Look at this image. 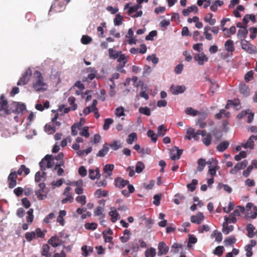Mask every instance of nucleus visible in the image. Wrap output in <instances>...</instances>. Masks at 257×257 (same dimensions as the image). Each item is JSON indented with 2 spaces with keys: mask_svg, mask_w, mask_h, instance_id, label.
Wrapping results in <instances>:
<instances>
[{
  "mask_svg": "<svg viewBox=\"0 0 257 257\" xmlns=\"http://www.w3.org/2000/svg\"><path fill=\"white\" fill-rule=\"evenodd\" d=\"M0 104L2 105V108L4 109L5 114L7 115L12 113L19 114L22 113L26 109V105L20 102H13L8 105V102L4 94L0 96Z\"/></svg>",
  "mask_w": 257,
  "mask_h": 257,
  "instance_id": "obj_1",
  "label": "nucleus"
},
{
  "mask_svg": "<svg viewBox=\"0 0 257 257\" xmlns=\"http://www.w3.org/2000/svg\"><path fill=\"white\" fill-rule=\"evenodd\" d=\"M35 78L33 84V87L37 92H44L48 88L47 84L44 82V79L41 73L39 71H36L34 73Z\"/></svg>",
  "mask_w": 257,
  "mask_h": 257,
  "instance_id": "obj_2",
  "label": "nucleus"
},
{
  "mask_svg": "<svg viewBox=\"0 0 257 257\" xmlns=\"http://www.w3.org/2000/svg\"><path fill=\"white\" fill-rule=\"evenodd\" d=\"M54 159L51 155H46L39 163V166L42 171H45L46 167L47 168H52L54 166Z\"/></svg>",
  "mask_w": 257,
  "mask_h": 257,
  "instance_id": "obj_3",
  "label": "nucleus"
},
{
  "mask_svg": "<svg viewBox=\"0 0 257 257\" xmlns=\"http://www.w3.org/2000/svg\"><path fill=\"white\" fill-rule=\"evenodd\" d=\"M128 56H125L122 53L121 51H118V57L116 58L117 61L119 64L116 67V70L121 73H125V71L123 69L124 67L128 61Z\"/></svg>",
  "mask_w": 257,
  "mask_h": 257,
  "instance_id": "obj_4",
  "label": "nucleus"
},
{
  "mask_svg": "<svg viewBox=\"0 0 257 257\" xmlns=\"http://www.w3.org/2000/svg\"><path fill=\"white\" fill-rule=\"evenodd\" d=\"M241 47L250 54H254L257 52L256 48L246 40H241Z\"/></svg>",
  "mask_w": 257,
  "mask_h": 257,
  "instance_id": "obj_5",
  "label": "nucleus"
},
{
  "mask_svg": "<svg viewBox=\"0 0 257 257\" xmlns=\"http://www.w3.org/2000/svg\"><path fill=\"white\" fill-rule=\"evenodd\" d=\"M67 4L64 0H55L51 7V11L56 13L62 12Z\"/></svg>",
  "mask_w": 257,
  "mask_h": 257,
  "instance_id": "obj_6",
  "label": "nucleus"
},
{
  "mask_svg": "<svg viewBox=\"0 0 257 257\" xmlns=\"http://www.w3.org/2000/svg\"><path fill=\"white\" fill-rule=\"evenodd\" d=\"M210 30H211L213 34L217 35L219 32V28L216 26L211 28L209 26H206L204 28L203 34L205 38L209 41L211 40L213 38L211 34L209 33V31Z\"/></svg>",
  "mask_w": 257,
  "mask_h": 257,
  "instance_id": "obj_7",
  "label": "nucleus"
},
{
  "mask_svg": "<svg viewBox=\"0 0 257 257\" xmlns=\"http://www.w3.org/2000/svg\"><path fill=\"white\" fill-rule=\"evenodd\" d=\"M256 140H257V134L250 136L246 142L242 143V148L246 149H253L254 146V141Z\"/></svg>",
  "mask_w": 257,
  "mask_h": 257,
  "instance_id": "obj_8",
  "label": "nucleus"
},
{
  "mask_svg": "<svg viewBox=\"0 0 257 257\" xmlns=\"http://www.w3.org/2000/svg\"><path fill=\"white\" fill-rule=\"evenodd\" d=\"M17 179L16 171L11 172L8 177V186L10 188L12 189L16 186Z\"/></svg>",
  "mask_w": 257,
  "mask_h": 257,
  "instance_id": "obj_9",
  "label": "nucleus"
},
{
  "mask_svg": "<svg viewBox=\"0 0 257 257\" xmlns=\"http://www.w3.org/2000/svg\"><path fill=\"white\" fill-rule=\"evenodd\" d=\"M32 75V72L30 69L26 71L22 77L20 78L17 83L18 85H25L30 80V76Z\"/></svg>",
  "mask_w": 257,
  "mask_h": 257,
  "instance_id": "obj_10",
  "label": "nucleus"
},
{
  "mask_svg": "<svg viewBox=\"0 0 257 257\" xmlns=\"http://www.w3.org/2000/svg\"><path fill=\"white\" fill-rule=\"evenodd\" d=\"M71 188L70 187H67L63 192V195L66 196V198L63 199L61 201L62 203L65 204L67 202L70 203L72 202L74 200L73 197L71 193L70 192Z\"/></svg>",
  "mask_w": 257,
  "mask_h": 257,
  "instance_id": "obj_11",
  "label": "nucleus"
},
{
  "mask_svg": "<svg viewBox=\"0 0 257 257\" xmlns=\"http://www.w3.org/2000/svg\"><path fill=\"white\" fill-rule=\"evenodd\" d=\"M186 138L188 140H190L193 139L195 141H198L199 139V134L198 131L195 132L193 128L189 127L187 130Z\"/></svg>",
  "mask_w": 257,
  "mask_h": 257,
  "instance_id": "obj_12",
  "label": "nucleus"
},
{
  "mask_svg": "<svg viewBox=\"0 0 257 257\" xmlns=\"http://www.w3.org/2000/svg\"><path fill=\"white\" fill-rule=\"evenodd\" d=\"M129 181L121 177H117L114 180V185L116 188L121 189L128 184Z\"/></svg>",
  "mask_w": 257,
  "mask_h": 257,
  "instance_id": "obj_13",
  "label": "nucleus"
},
{
  "mask_svg": "<svg viewBox=\"0 0 257 257\" xmlns=\"http://www.w3.org/2000/svg\"><path fill=\"white\" fill-rule=\"evenodd\" d=\"M186 90V87L184 85L171 86L170 90L172 94L177 95L179 93H183Z\"/></svg>",
  "mask_w": 257,
  "mask_h": 257,
  "instance_id": "obj_14",
  "label": "nucleus"
},
{
  "mask_svg": "<svg viewBox=\"0 0 257 257\" xmlns=\"http://www.w3.org/2000/svg\"><path fill=\"white\" fill-rule=\"evenodd\" d=\"M194 59L198 62L200 65H203L204 62H207L208 60V57L204 53L196 54L194 57Z\"/></svg>",
  "mask_w": 257,
  "mask_h": 257,
  "instance_id": "obj_15",
  "label": "nucleus"
},
{
  "mask_svg": "<svg viewBox=\"0 0 257 257\" xmlns=\"http://www.w3.org/2000/svg\"><path fill=\"white\" fill-rule=\"evenodd\" d=\"M204 217L201 212H198L196 215H192L191 217V221L192 223L200 224L203 220Z\"/></svg>",
  "mask_w": 257,
  "mask_h": 257,
  "instance_id": "obj_16",
  "label": "nucleus"
},
{
  "mask_svg": "<svg viewBox=\"0 0 257 257\" xmlns=\"http://www.w3.org/2000/svg\"><path fill=\"white\" fill-rule=\"evenodd\" d=\"M212 161L214 162V166H209L208 173L213 177L216 175V171L219 169V167L217 166L218 161L212 158Z\"/></svg>",
  "mask_w": 257,
  "mask_h": 257,
  "instance_id": "obj_17",
  "label": "nucleus"
},
{
  "mask_svg": "<svg viewBox=\"0 0 257 257\" xmlns=\"http://www.w3.org/2000/svg\"><path fill=\"white\" fill-rule=\"evenodd\" d=\"M224 48L228 53H232L235 50L234 42L232 40H227L224 43Z\"/></svg>",
  "mask_w": 257,
  "mask_h": 257,
  "instance_id": "obj_18",
  "label": "nucleus"
},
{
  "mask_svg": "<svg viewBox=\"0 0 257 257\" xmlns=\"http://www.w3.org/2000/svg\"><path fill=\"white\" fill-rule=\"evenodd\" d=\"M110 209V211L109 212L108 214L111 216V222L114 223L117 220L119 214L115 207H111Z\"/></svg>",
  "mask_w": 257,
  "mask_h": 257,
  "instance_id": "obj_19",
  "label": "nucleus"
},
{
  "mask_svg": "<svg viewBox=\"0 0 257 257\" xmlns=\"http://www.w3.org/2000/svg\"><path fill=\"white\" fill-rule=\"evenodd\" d=\"M159 251L158 252V255L165 254L169 250V247L163 242H160L158 245Z\"/></svg>",
  "mask_w": 257,
  "mask_h": 257,
  "instance_id": "obj_20",
  "label": "nucleus"
},
{
  "mask_svg": "<svg viewBox=\"0 0 257 257\" xmlns=\"http://www.w3.org/2000/svg\"><path fill=\"white\" fill-rule=\"evenodd\" d=\"M126 38L128 39V43L129 44H136L137 40L135 37H134V31L132 28H130L128 30L127 34L125 35Z\"/></svg>",
  "mask_w": 257,
  "mask_h": 257,
  "instance_id": "obj_21",
  "label": "nucleus"
},
{
  "mask_svg": "<svg viewBox=\"0 0 257 257\" xmlns=\"http://www.w3.org/2000/svg\"><path fill=\"white\" fill-rule=\"evenodd\" d=\"M221 30L224 32V35L226 38H230L231 35H234L236 32V28L235 26H232L229 29L227 28H223Z\"/></svg>",
  "mask_w": 257,
  "mask_h": 257,
  "instance_id": "obj_22",
  "label": "nucleus"
},
{
  "mask_svg": "<svg viewBox=\"0 0 257 257\" xmlns=\"http://www.w3.org/2000/svg\"><path fill=\"white\" fill-rule=\"evenodd\" d=\"M239 89L240 93L244 96L247 97L249 95L250 90L248 86L245 84H240L239 85Z\"/></svg>",
  "mask_w": 257,
  "mask_h": 257,
  "instance_id": "obj_23",
  "label": "nucleus"
},
{
  "mask_svg": "<svg viewBox=\"0 0 257 257\" xmlns=\"http://www.w3.org/2000/svg\"><path fill=\"white\" fill-rule=\"evenodd\" d=\"M198 8L197 6L195 5L191 6L188 7L187 9H184L182 11V14L184 16H188L189 14L191 12H195V13L197 12Z\"/></svg>",
  "mask_w": 257,
  "mask_h": 257,
  "instance_id": "obj_24",
  "label": "nucleus"
},
{
  "mask_svg": "<svg viewBox=\"0 0 257 257\" xmlns=\"http://www.w3.org/2000/svg\"><path fill=\"white\" fill-rule=\"evenodd\" d=\"M229 145V142L224 141L221 142L216 147L217 150L219 152H222L226 150Z\"/></svg>",
  "mask_w": 257,
  "mask_h": 257,
  "instance_id": "obj_25",
  "label": "nucleus"
},
{
  "mask_svg": "<svg viewBox=\"0 0 257 257\" xmlns=\"http://www.w3.org/2000/svg\"><path fill=\"white\" fill-rule=\"evenodd\" d=\"M246 229L247 231V236L249 238H252L255 236L254 230L255 227L251 224H248L246 227Z\"/></svg>",
  "mask_w": 257,
  "mask_h": 257,
  "instance_id": "obj_26",
  "label": "nucleus"
},
{
  "mask_svg": "<svg viewBox=\"0 0 257 257\" xmlns=\"http://www.w3.org/2000/svg\"><path fill=\"white\" fill-rule=\"evenodd\" d=\"M66 212L65 210H60L59 212V215L57 219V221L59 223L60 225L63 226L65 224V220L63 217L66 215Z\"/></svg>",
  "mask_w": 257,
  "mask_h": 257,
  "instance_id": "obj_27",
  "label": "nucleus"
},
{
  "mask_svg": "<svg viewBox=\"0 0 257 257\" xmlns=\"http://www.w3.org/2000/svg\"><path fill=\"white\" fill-rule=\"evenodd\" d=\"M41 254L45 257H51V254L49 252L50 246L47 244H44L42 246Z\"/></svg>",
  "mask_w": 257,
  "mask_h": 257,
  "instance_id": "obj_28",
  "label": "nucleus"
},
{
  "mask_svg": "<svg viewBox=\"0 0 257 257\" xmlns=\"http://www.w3.org/2000/svg\"><path fill=\"white\" fill-rule=\"evenodd\" d=\"M100 175L98 169H96L95 170H89V177L92 180H94L96 178H98Z\"/></svg>",
  "mask_w": 257,
  "mask_h": 257,
  "instance_id": "obj_29",
  "label": "nucleus"
},
{
  "mask_svg": "<svg viewBox=\"0 0 257 257\" xmlns=\"http://www.w3.org/2000/svg\"><path fill=\"white\" fill-rule=\"evenodd\" d=\"M59 238L57 236H54L51 237L48 241L49 244L51 245L53 247H55L60 245L59 243Z\"/></svg>",
  "mask_w": 257,
  "mask_h": 257,
  "instance_id": "obj_30",
  "label": "nucleus"
},
{
  "mask_svg": "<svg viewBox=\"0 0 257 257\" xmlns=\"http://www.w3.org/2000/svg\"><path fill=\"white\" fill-rule=\"evenodd\" d=\"M174 149L176 151V154H172L171 156V159L173 160H176L179 159L180 158V156L183 153V150L179 149L177 147H175Z\"/></svg>",
  "mask_w": 257,
  "mask_h": 257,
  "instance_id": "obj_31",
  "label": "nucleus"
},
{
  "mask_svg": "<svg viewBox=\"0 0 257 257\" xmlns=\"http://www.w3.org/2000/svg\"><path fill=\"white\" fill-rule=\"evenodd\" d=\"M17 172V174L19 175H22L23 173L24 172V175L26 176L30 173V169L26 167L24 165H22L18 170Z\"/></svg>",
  "mask_w": 257,
  "mask_h": 257,
  "instance_id": "obj_32",
  "label": "nucleus"
},
{
  "mask_svg": "<svg viewBox=\"0 0 257 257\" xmlns=\"http://www.w3.org/2000/svg\"><path fill=\"white\" fill-rule=\"evenodd\" d=\"M228 223L224 222L223 224L222 231L225 234H228L230 232L233 231L234 227L232 225H228Z\"/></svg>",
  "mask_w": 257,
  "mask_h": 257,
  "instance_id": "obj_33",
  "label": "nucleus"
},
{
  "mask_svg": "<svg viewBox=\"0 0 257 257\" xmlns=\"http://www.w3.org/2000/svg\"><path fill=\"white\" fill-rule=\"evenodd\" d=\"M138 137L136 133H132L128 136V138L126 140V143L128 144L131 145L134 142L137 141Z\"/></svg>",
  "mask_w": 257,
  "mask_h": 257,
  "instance_id": "obj_34",
  "label": "nucleus"
},
{
  "mask_svg": "<svg viewBox=\"0 0 257 257\" xmlns=\"http://www.w3.org/2000/svg\"><path fill=\"white\" fill-rule=\"evenodd\" d=\"M212 17L213 15L209 13L204 18V21L208 23L210 25L213 26L216 23V20L215 19H213Z\"/></svg>",
  "mask_w": 257,
  "mask_h": 257,
  "instance_id": "obj_35",
  "label": "nucleus"
},
{
  "mask_svg": "<svg viewBox=\"0 0 257 257\" xmlns=\"http://www.w3.org/2000/svg\"><path fill=\"white\" fill-rule=\"evenodd\" d=\"M197 164L198 167L197 168V169L198 171L201 172L203 170L204 168H205L206 164V162L205 159L200 158L198 160Z\"/></svg>",
  "mask_w": 257,
  "mask_h": 257,
  "instance_id": "obj_36",
  "label": "nucleus"
},
{
  "mask_svg": "<svg viewBox=\"0 0 257 257\" xmlns=\"http://www.w3.org/2000/svg\"><path fill=\"white\" fill-rule=\"evenodd\" d=\"M107 144L105 143L103 146V148L98 151V153L96 155L97 156L100 157H103L104 156H105V155L107 154V153L108 152V149H109L108 147L107 146Z\"/></svg>",
  "mask_w": 257,
  "mask_h": 257,
  "instance_id": "obj_37",
  "label": "nucleus"
},
{
  "mask_svg": "<svg viewBox=\"0 0 257 257\" xmlns=\"http://www.w3.org/2000/svg\"><path fill=\"white\" fill-rule=\"evenodd\" d=\"M114 165L113 164H106L103 168V172L107 174V175L110 176L112 174V171L114 169Z\"/></svg>",
  "mask_w": 257,
  "mask_h": 257,
  "instance_id": "obj_38",
  "label": "nucleus"
},
{
  "mask_svg": "<svg viewBox=\"0 0 257 257\" xmlns=\"http://www.w3.org/2000/svg\"><path fill=\"white\" fill-rule=\"evenodd\" d=\"M248 33V31L246 29V27L244 26L242 29H240L238 31L237 36L239 38H245L246 37V36Z\"/></svg>",
  "mask_w": 257,
  "mask_h": 257,
  "instance_id": "obj_39",
  "label": "nucleus"
},
{
  "mask_svg": "<svg viewBox=\"0 0 257 257\" xmlns=\"http://www.w3.org/2000/svg\"><path fill=\"white\" fill-rule=\"evenodd\" d=\"M236 239L233 236H229L224 240V245L226 246L232 245L235 243Z\"/></svg>",
  "mask_w": 257,
  "mask_h": 257,
  "instance_id": "obj_40",
  "label": "nucleus"
},
{
  "mask_svg": "<svg viewBox=\"0 0 257 257\" xmlns=\"http://www.w3.org/2000/svg\"><path fill=\"white\" fill-rule=\"evenodd\" d=\"M211 237H215V241L220 242L222 239V235L221 232L218 231L217 230L213 231V233L211 235Z\"/></svg>",
  "mask_w": 257,
  "mask_h": 257,
  "instance_id": "obj_41",
  "label": "nucleus"
},
{
  "mask_svg": "<svg viewBox=\"0 0 257 257\" xmlns=\"http://www.w3.org/2000/svg\"><path fill=\"white\" fill-rule=\"evenodd\" d=\"M146 257H155L156 254V249L153 247L148 248L145 252Z\"/></svg>",
  "mask_w": 257,
  "mask_h": 257,
  "instance_id": "obj_42",
  "label": "nucleus"
},
{
  "mask_svg": "<svg viewBox=\"0 0 257 257\" xmlns=\"http://www.w3.org/2000/svg\"><path fill=\"white\" fill-rule=\"evenodd\" d=\"M223 4V2L220 0H217L210 6V9L213 12H216L217 10V7L221 6Z\"/></svg>",
  "mask_w": 257,
  "mask_h": 257,
  "instance_id": "obj_43",
  "label": "nucleus"
},
{
  "mask_svg": "<svg viewBox=\"0 0 257 257\" xmlns=\"http://www.w3.org/2000/svg\"><path fill=\"white\" fill-rule=\"evenodd\" d=\"M222 115L226 117H229L230 116V113L229 112H226L224 109H222L220 110L219 112L215 114V118L218 119H220L222 118Z\"/></svg>",
  "mask_w": 257,
  "mask_h": 257,
  "instance_id": "obj_44",
  "label": "nucleus"
},
{
  "mask_svg": "<svg viewBox=\"0 0 257 257\" xmlns=\"http://www.w3.org/2000/svg\"><path fill=\"white\" fill-rule=\"evenodd\" d=\"M187 115L196 116L200 114V112L197 110L194 109L192 107H187L185 111Z\"/></svg>",
  "mask_w": 257,
  "mask_h": 257,
  "instance_id": "obj_45",
  "label": "nucleus"
},
{
  "mask_svg": "<svg viewBox=\"0 0 257 257\" xmlns=\"http://www.w3.org/2000/svg\"><path fill=\"white\" fill-rule=\"evenodd\" d=\"M95 196L97 198H100L101 196L107 197L108 195V191L106 190H101V189H97L95 193Z\"/></svg>",
  "mask_w": 257,
  "mask_h": 257,
  "instance_id": "obj_46",
  "label": "nucleus"
},
{
  "mask_svg": "<svg viewBox=\"0 0 257 257\" xmlns=\"http://www.w3.org/2000/svg\"><path fill=\"white\" fill-rule=\"evenodd\" d=\"M248 162L246 160H243L241 162L237 163L235 164L234 167L238 170V171L244 169L247 165Z\"/></svg>",
  "mask_w": 257,
  "mask_h": 257,
  "instance_id": "obj_47",
  "label": "nucleus"
},
{
  "mask_svg": "<svg viewBox=\"0 0 257 257\" xmlns=\"http://www.w3.org/2000/svg\"><path fill=\"white\" fill-rule=\"evenodd\" d=\"M198 182L197 179H193L191 183L187 184V187L191 192H193L196 189V186L198 184Z\"/></svg>",
  "mask_w": 257,
  "mask_h": 257,
  "instance_id": "obj_48",
  "label": "nucleus"
},
{
  "mask_svg": "<svg viewBox=\"0 0 257 257\" xmlns=\"http://www.w3.org/2000/svg\"><path fill=\"white\" fill-rule=\"evenodd\" d=\"M109 146L111 149L115 151L122 147L121 144L119 141H115L113 142L112 143L109 144Z\"/></svg>",
  "mask_w": 257,
  "mask_h": 257,
  "instance_id": "obj_49",
  "label": "nucleus"
},
{
  "mask_svg": "<svg viewBox=\"0 0 257 257\" xmlns=\"http://www.w3.org/2000/svg\"><path fill=\"white\" fill-rule=\"evenodd\" d=\"M139 111L141 113L146 115L147 116H150L151 115V109L147 106L140 107Z\"/></svg>",
  "mask_w": 257,
  "mask_h": 257,
  "instance_id": "obj_50",
  "label": "nucleus"
},
{
  "mask_svg": "<svg viewBox=\"0 0 257 257\" xmlns=\"http://www.w3.org/2000/svg\"><path fill=\"white\" fill-rule=\"evenodd\" d=\"M113 120L112 118H106L104 119V124L103 126V128L104 130H107L110 125L113 123Z\"/></svg>",
  "mask_w": 257,
  "mask_h": 257,
  "instance_id": "obj_51",
  "label": "nucleus"
},
{
  "mask_svg": "<svg viewBox=\"0 0 257 257\" xmlns=\"http://www.w3.org/2000/svg\"><path fill=\"white\" fill-rule=\"evenodd\" d=\"M147 135L149 138H151V141L153 143H156L157 140V135H156L152 130H149L147 132Z\"/></svg>",
  "mask_w": 257,
  "mask_h": 257,
  "instance_id": "obj_52",
  "label": "nucleus"
},
{
  "mask_svg": "<svg viewBox=\"0 0 257 257\" xmlns=\"http://www.w3.org/2000/svg\"><path fill=\"white\" fill-rule=\"evenodd\" d=\"M68 101L69 103V104L71 106V107H72V110H75L77 109V105L75 103V98L73 96H71L68 98Z\"/></svg>",
  "mask_w": 257,
  "mask_h": 257,
  "instance_id": "obj_53",
  "label": "nucleus"
},
{
  "mask_svg": "<svg viewBox=\"0 0 257 257\" xmlns=\"http://www.w3.org/2000/svg\"><path fill=\"white\" fill-rule=\"evenodd\" d=\"M212 140V136L211 134H207L205 138L202 140V142L204 145L206 146H208L210 145Z\"/></svg>",
  "mask_w": 257,
  "mask_h": 257,
  "instance_id": "obj_54",
  "label": "nucleus"
},
{
  "mask_svg": "<svg viewBox=\"0 0 257 257\" xmlns=\"http://www.w3.org/2000/svg\"><path fill=\"white\" fill-rule=\"evenodd\" d=\"M25 238L28 241L30 242L33 239L36 238V233L34 231L26 232Z\"/></svg>",
  "mask_w": 257,
  "mask_h": 257,
  "instance_id": "obj_55",
  "label": "nucleus"
},
{
  "mask_svg": "<svg viewBox=\"0 0 257 257\" xmlns=\"http://www.w3.org/2000/svg\"><path fill=\"white\" fill-rule=\"evenodd\" d=\"M122 22V17L120 16L119 14H116L113 20L114 25L120 26V25H121Z\"/></svg>",
  "mask_w": 257,
  "mask_h": 257,
  "instance_id": "obj_56",
  "label": "nucleus"
},
{
  "mask_svg": "<svg viewBox=\"0 0 257 257\" xmlns=\"http://www.w3.org/2000/svg\"><path fill=\"white\" fill-rule=\"evenodd\" d=\"M175 196V198L174 199V202L177 205L179 204L185 199V197L180 194H177Z\"/></svg>",
  "mask_w": 257,
  "mask_h": 257,
  "instance_id": "obj_57",
  "label": "nucleus"
},
{
  "mask_svg": "<svg viewBox=\"0 0 257 257\" xmlns=\"http://www.w3.org/2000/svg\"><path fill=\"white\" fill-rule=\"evenodd\" d=\"M85 228L88 230H95L97 228V224L95 222L86 223L85 224Z\"/></svg>",
  "mask_w": 257,
  "mask_h": 257,
  "instance_id": "obj_58",
  "label": "nucleus"
},
{
  "mask_svg": "<svg viewBox=\"0 0 257 257\" xmlns=\"http://www.w3.org/2000/svg\"><path fill=\"white\" fill-rule=\"evenodd\" d=\"M92 40V39L90 37L87 35H83L81 38V42L83 44L87 45L89 44Z\"/></svg>",
  "mask_w": 257,
  "mask_h": 257,
  "instance_id": "obj_59",
  "label": "nucleus"
},
{
  "mask_svg": "<svg viewBox=\"0 0 257 257\" xmlns=\"http://www.w3.org/2000/svg\"><path fill=\"white\" fill-rule=\"evenodd\" d=\"M166 128L164 127L163 125H161L158 126L157 135L163 137L166 133Z\"/></svg>",
  "mask_w": 257,
  "mask_h": 257,
  "instance_id": "obj_60",
  "label": "nucleus"
},
{
  "mask_svg": "<svg viewBox=\"0 0 257 257\" xmlns=\"http://www.w3.org/2000/svg\"><path fill=\"white\" fill-rule=\"evenodd\" d=\"M109 57L113 59H115L118 57V51L115 52L112 48H109L108 50Z\"/></svg>",
  "mask_w": 257,
  "mask_h": 257,
  "instance_id": "obj_61",
  "label": "nucleus"
},
{
  "mask_svg": "<svg viewBox=\"0 0 257 257\" xmlns=\"http://www.w3.org/2000/svg\"><path fill=\"white\" fill-rule=\"evenodd\" d=\"M145 168V165L142 162H137L136 166V171L138 173H141Z\"/></svg>",
  "mask_w": 257,
  "mask_h": 257,
  "instance_id": "obj_62",
  "label": "nucleus"
},
{
  "mask_svg": "<svg viewBox=\"0 0 257 257\" xmlns=\"http://www.w3.org/2000/svg\"><path fill=\"white\" fill-rule=\"evenodd\" d=\"M253 71L250 70L247 72L244 76V80L246 82H249L251 79L253 78Z\"/></svg>",
  "mask_w": 257,
  "mask_h": 257,
  "instance_id": "obj_63",
  "label": "nucleus"
},
{
  "mask_svg": "<svg viewBox=\"0 0 257 257\" xmlns=\"http://www.w3.org/2000/svg\"><path fill=\"white\" fill-rule=\"evenodd\" d=\"M244 207H241L240 206H238L236 207L235 209L234 210L233 213L234 215L236 216H240L241 213H243L244 211Z\"/></svg>",
  "mask_w": 257,
  "mask_h": 257,
  "instance_id": "obj_64",
  "label": "nucleus"
}]
</instances>
